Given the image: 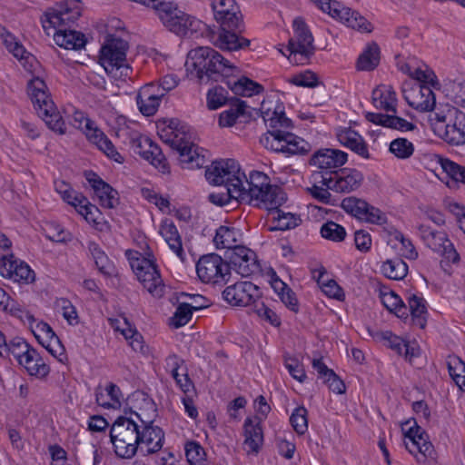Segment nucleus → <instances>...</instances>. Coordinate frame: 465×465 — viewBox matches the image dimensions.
I'll list each match as a JSON object with an SVG mask.
<instances>
[{
    "instance_id": "nucleus-1",
    "label": "nucleus",
    "mask_w": 465,
    "mask_h": 465,
    "mask_svg": "<svg viewBox=\"0 0 465 465\" xmlns=\"http://www.w3.org/2000/svg\"><path fill=\"white\" fill-rule=\"evenodd\" d=\"M261 115L268 131L261 137V143L267 149L286 156L304 154L310 144L302 138L288 132L292 121L286 117L284 106L275 96H268L261 103Z\"/></svg>"
},
{
    "instance_id": "nucleus-2",
    "label": "nucleus",
    "mask_w": 465,
    "mask_h": 465,
    "mask_svg": "<svg viewBox=\"0 0 465 465\" xmlns=\"http://www.w3.org/2000/svg\"><path fill=\"white\" fill-rule=\"evenodd\" d=\"M157 134L163 143L179 153L183 164L194 168L204 163V157L194 144L191 127L187 124L177 119L163 120L157 124Z\"/></svg>"
},
{
    "instance_id": "nucleus-3",
    "label": "nucleus",
    "mask_w": 465,
    "mask_h": 465,
    "mask_svg": "<svg viewBox=\"0 0 465 465\" xmlns=\"http://www.w3.org/2000/svg\"><path fill=\"white\" fill-rule=\"evenodd\" d=\"M244 193L242 201L249 202L260 208L276 209L286 201L285 193L276 185L271 184L270 178L263 173L252 171L240 186Z\"/></svg>"
},
{
    "instance_id": "nucleus-4",
    "label": "nucleus",
    "mask_w": 465,
    "mask_h": 465,
    "mask_svg": "<svg viewBox=\"0 0 465 465\" xmlns=\"http://www.w3.org/2000/svg\"><path fill=\"white\" fill-rule=\"evenodd\" d=\"M143 5L154 9L163 25L178 35H192L206 26L200 20L179 10L171 0H145Z\"/></svg>"
},
{
    "instance_id": "nucleus-5",
    "label": "nucleus",
    "mask_w": 465,
    "mask_h": 465,
    "mask_svg": "<svg viewBox=\"0 0 465 465\" xmlns=\"http://www.w3.org/2000/svg\"><path fill=\"white\" fill-rule=\"evenodd\" d=\"M185 65L188 70H195L197 77L201 80L204 75L211 77L213 74H221L228 77L239 72L235 65L209 46L192 49L188 53Z\"/></svg>"
},
{
    "instance_id": "nucleus-6",
    "label": "nucleus",
    "mask_w": 465,
    "mask_h": 465,
    "mask_svg": "<svg viewBox=\"0 0 465 465\" xmlns=\"http://www.w3.org/2000/svg\"><path fill=\"white\" fill-rule=\"evenodd\" d=\"M27 92L37 114L48 128L60 135L64 134L65 123L51 99L45 81L40 77L32 78L27 84Z\"/></svg>"
},
{
    "instance_id": "nucleus-7",
    "label": "nucleus",
    "mask_w": 465,
    "mask_h": 465,
    "mask_svg": "<svg viewBox=\"0 0 465 465\" xmlns=\"http://www.w3.org/2000/svg\"><path fill=\"white\" fill-rule=\"evenodd\" d=\"M125 256L130 266L143 288L153 297L161 298L164 294L165 285L161 277L153 256L144 257L137 251L127 250Z\"/></svg>"
},
{
    "instance_id": "nucleus-8",
    "label": "nucleus",
    "mask_w": 465,
    "mask_h": 465,
    "mask_svg": "<svg viewBox=\"0 0 465 465\" xmlns=\"http://www.w3.org/2000/svg\"><path fill=\"white\" fill-rule=\"evenodd\" d=\"M140 426L132 419L119 417L110 430L111 442L115 454L123 459H131L139 448Z\"/></svg>"
},
{
    "instance_id": "nucleus-9",
    "label": "nucleus",
    "mask_w": 465,
    "mask_h": 465,
    "mask_svg": "<svg viewBox=\"0 0 465 465\" xmlns=\"http://www.w3.org/2000/svg\"><path fill=\"white\" fill-rule=\"evenodd\" d=\"M127 50V42L120 38L108 40L101 49L100 64L115 79L125 80L131 77L133 69L126 58Z\"/></svg>"
},
{
    "instance_id": "nucleus-10",
    "label": "nucleus",
    "mask_w": 465,
    "mask_h": 465,
    "mask_svg": "<svg viewBox=\"0 0 465 465\" xmlns=\"http://www.w3.org/2000/svg\"><path fill=\"white\" fill-rule=\"evenodd\" d=\"M10 312L22 321L26 322L37 341L45 347L48 352L60 361L64 357V348L59 338L49 324L44 322H37L32 314L23 311L21 308H15L12 303Z\"/></svg>"
},
{
    "instance_id": "nucleus-11",
    "label": "nucleus",
    "mask_w": 465,
    "mask_h": 465,
    "mask_svg": "<svg viewBox=\"0 0 465 465\" xmlns=\"http://www.w3.org/2000/svg\"><path fill=\"white\" fill-rule=\"evenodd\" d=\"M292 28L293 36L289 40L287 57L293 64H305L314 52L313 37L301 17L293 20Z\"/></svg>"
},
{
    "instance_id": "nucleus-12",
    "label": "nucleus",
    "mask_w": 465,
    "mask_h": 465,
    "mask_svg": "<svg viewBox=\"0 0 465 465\" xmlns=\"http://www.w3.org/2000/svg\"><path fill=\"white\" fill-rule=\"evenodd\" d=\"M73 125L82 130L86 138L103 152L108 158L116 163H123L124 157L116 150L112 141L99 129L96 124L87 118L83 112L74 111L73 114Z\"/></svg>"
},
{
    "instance_id": "nucleus-13",
    "label": "nucleus",
    "mask_w": 465,
    "mask_h": 465,
    "mask_svg": "<svg viewBox=\"0 0 465 465\" xmlns=\"http://www.w3.org/2000/svg\"><path fill=\"white\" fill-rule=\"evenodd\" d=\"M416 230L417 235L426 247L452 263L460 262V255L445 232L436 230L425 223H419Z\"/></svg>"
},
{
    "instance_id": "nucleus-14",
    "label": "nucleus",
    "mask_w": 465,
    "mask_h": 465,
    "mask_svg": "<svg viewBox=\"0 0 465 465\" xmlns=\"http://www.w3.org/2000/svg\"><path fill=\"white\" fill-rule=\"evenodd\" d=\"M206 179L214 185L239 187L244 179V173L232 159L216 161L205 172Z\"/></svg>"
},
{
    "instance_id": "nucleus-15",
    "label": "nucleus",
    "mask_w": 465,
    "mask_h": 465,
    "mask_svg": "<svg viewBox=\"0 0 465 465\" xmlns=\"http://www.w3.org/2000/svg\"><path fill=\"white\" fill-rule=\"evenodd\" d=\"M81 2L67 0L57 4L45 14L44 28L53 27L54 31L70 28L81 15Z\"/></svg>"
},
{
    "instance_id": "nucleus-16",
    "label": "nucleus",
    "mask_w": 465,
    "mask_h": 465,
    "mask_svg": "<svg viewBox=\"0 0 465 465\" xmlns=\"http://www.w3.org/2000/svg\"><path fill=\"white\" fill-rule=\"evenodd\" d=\"M196 272L203 282L220 283L228 280L230 266L221 256L211 253L199 259Z\"/></svg>"
},
{
    "instance_id": "nucleus-17",
    "label": "nucleus",
    "mask_w": 465,
    "mask_h": 465,
    "mask_svg": "<svg viewBox=\"0 0 465 465\" xmlns=\"http://www.w3.org/2000/svg\"><path fill=\"white\" fill-rule=\"evenodd\" d=\"M407 104L420 112H430L436 107V98L429 85L404 82L401 88Z\"/></svg>"
},
{
    "instance_id": "nucleus-18",
    "label": "nucleus",
    "mask_w": 465,
    "mask_h": 465,
    "mask_svg": "<svg viewBox=\"0 0 465 465\" xmlns=\"http://www.w3.org/2000/svg\"><path fill=\"white\" fill-rule=\"evenodd\" d=\"M324 13L344 25L361 33H371L373 30L372 25L358 11L347 7L340 2L331 1L330 8L326 9Z\"/></svg>"
},
{
    "instance_id": "nucleus-19",
    "label": "nucleus",
    "mask_w": 465,
    "mask_h": 465,
    "mask_svg": "<svg viewBox=\"0 0 465 465\" xmlns=\"http://www.w3.org/2000/svg\"><path fill=\"white\" fill-rule=\"evenodd\" d=\"M211 7L220 26L231 29L243 28V18L235 0H213Z\"/></svg>"
},
{
    "instance_id": "nucleus-20",
    "label": "nucleus",
    "mask_w": 465,
    "mask_h": 465,
    "mask_svg": "<svg viewBox=\"0 0 465 465\" xmlns=\"http://www.w3.org/2000/svg\"><path fill=\"white\" fill-rule=\"evenodd\" d=\"M322 183L331 191L348 193L356 191L363 183L364 176L361 172L353 168H344L331 174L330 177H322Z\"/></svg>"
},
{
    "instance_id": "nucleus-21",
    "label": "nucleus",
    "mask_w": 465,
    "mask_h": 465,
    "mask_svg": "<svg viewBox=\"0 0 465 465\" xmlns=\"http://www.w3.org/2000/svg\"><path fill=\"white\" fill-rule=\"evenodd\" d=\"M223 297L232 306H253L261 299V292L251 282H239L226 287Z\"/></svg>"
},
{
    "instance_id": "nucleus-22",
    "label": "nucleus",
    "mask_w": 465,
    "mask_h": 465,
    "mask_svg": "<svg viewBox=\"0 0 465 465\" xmlns=\"http://www.w3.org/2000/svg\"><path fill=\"white\" fill-rule=\"evenodd\" d=\"M406 449L419 462H425L434 453V448L428 436L420 426H411L405 432Z\"/></svg>"
},
{
    "instance_id": "nucleus-23",
    "label": "nucleus",
    "mask_w": 465,
    "mask_h": 465,
    "mask_svg": "<svg viewBox=\"0 0 465 465\" xmlns=\"http://www.w3.org/2000/svg\"><path fill=\"white\" fill-rule=\"evenodd\" d=\"M129 146L134 153L150 162L162 173L168 172L169 168L160 147L149 137L140 134Z\"/></svg>"
},
{
    "instance_id": "nucleus-24",
    "label": "nucleus",
    "mask_w": 465,
    "mask_h": 465,
    "mask_svg": "<svg viewBox=\"0 0 465 465\" xmlns=\"http://www.w3.org/2000/svg\"><path fill=\"white\" fill-rule=\"evenodd\" d=\"M0 274L15 282L28 284L35 281V272L24 261L13 255L0 259Z\"/></svg>"
},
{
    "instance_id": "nucleus-25",
    "label": "nucleus",
    "mask_w": 465,
    "mask_h": 465,
    "mask_svg": "<svg viewBox=\"0 0 465 465\" xmlns=\"http://www.w3.org/2000/svg\"><path fill=\"white\" fill-rule=\"evenodd\" d=\"M229 259L230 269L242 277H248L259 270L255 252L245 246H238L233 249Z\"/></svg>"
},
{
    "instance_id": "nucleus-26",
    "label": "nucleus",
    "mask_w": 465,
    "mask_h": 465,
    "mask_svg": "<svg viewBox=\"0 0 465 465\" xmlns=\"http://www.w3.org/2000/svg\"><path fill=\"white\" fill-rule=\"evenodd\" d=\"M243 28L231 29L220 26L216 33L212 35V43L223 51L235 52L246 49L250 45V40L240 35Z\"/></svg>"
},
{
    "instance_id": "nucleus-27",
    "label": "nucleus",
    "mask_w": 465,
    "mask_h": 465,
    "mask_svg": "<svg viewBox=\"0 0 465 465\" xmlns=\"http://www.w3.org/2000/svg\"><path fill=\"white\" fill-rule=\"evenodd\" d=\"M109 325L115 331L120 332L128 341L129 345L134 351L145 353L146 346L143 336L131 324L128 319L124 315L108 319Z\"/></svg>"
},
{
    "instance_id": "nucleus-28",
    "label": "nucleus",
    "mask_w": 465,
    "mask_h": 465,
    "mask_svg": "<svg viewBox=\"0 0 465 465\" xmlns=\"http://www.w3.org/2000/svg\"><path fill=\"white\" fill-rule=\"evenodd\" d=\"M348 161V153L334 148L316 151L310 159V165L321 170H331L342 166Z\"/></svg>"
},
{
    "instance_id": "nucleus-29",
    "label": "nucleus",
    "mask_w": 465,
    "mask_h": 465,
    "mask_svg": "<svg viewBox=\"0 0 465 465\" xmlns=\"http://www.w3.org/2000/svg\"><path fill=\"white\" fill-rule=\"evenodd\" d=\"M62 199L74 207L77 213L82 215L88 223L93 225L99 224L97 220L101 216V213L98 208L92 204L82 193L72 189L64 194Z\"/></svg>"
},
{
    "instance_id": "nucleus-30",
    "label": "nucleus",
    "mask_w": 465,
    "mask_h": 465,
    "mask_svg": "<svg viewBox=\"0 0 465 465\" xmlns=\"http://www.w3.org/2000/svg\"><path fill=\"white\" fill-rule=\"evenodd\" d=\"M86 180L93 188L99 203L102 207L107 209L115 208L119 203L118 193L111 185L103 181L94 173H88L85 175Z\"/></svg>"
},
{
    "instance_id": "nucleus-31",
    "label": "nucleus",
    "mask_w": 465,
    "mask_h": 465,
    "mask_svg": "<svg viewBox=\"0 0 465 465\" xmlns=\"http://www.w3.org/2000/svg\"><path fill=\"white\" fill-rule=\"evenodd\" d=\"M243 448L248 455H257L263 444V430L259 419H245Z\"/></svg>"
},
{
    "instance_id": "nucleus-32",
    "label": "nucleus",
    "mask_w": 465,
    "mask_h": 465,
    "mask_svg": "<svg viewBox=\"0 0 465 465\" xmlns=\"http://www.w3.org/2000/svg\"><path fill=\"white\" fill-rule=\"evenodd\" d=\"M156 84L151 83L143 86L136 98V103L140 112L146 116L153 115L160 105L163 92L156 90Z\"/></svg>"
},
{
    "instance_id": "nucleus-33",
    "label": "nucleus",
    "mask_w": 465,
    "mask_h": 465,
    "mask_svg": "<svg viewBox=\"0 0 465 465\" xmlns=\"http://www.w3.org/2000/svg\"><path fill=\"white\" fill-rule=\"evenodd\" d=\"M336 137L341 145L349 148L359 156L363 159L370 158L368 144L363 137L354 130L348 127L339 128L336 131Z\"/></svg>"
},
{
    "instance_id": "nucleus-34",
    "label": "nucleus",
    "mask_w": 465,
    "mask_h": 465,
    "mask_svg": "<svg viewBox=\"0 0 465 465\" xmlns=\"http://www.w3.org/2000/svg\"><path fill=\"white\" fill-rule=\"evenodd\" d=\"M437 132L447 143L454 145L465 143V114L460 113L445 126H438Z\"/></svg>"
},
{
    "instance_id": "nucleus-35",
    "label": "nucleus",
    "mask_w": 465,
    "mask_h": 465,
    "mask_svg": "<svg viewBox=\"0 0 465 465\" xmlns=\"http://www.w3.org/2000/svg\"><path fill=\"white\" fill-rule=\"evenodd\" d=\"M139 448L146 454L154 453L160 450L163 443V431L159 427L143 425L140 430Z\"/></svg>"
},
{
    "instance_id": "nucleus-36",
    "label": "nucleus",
    "mask_w": 465,
    "mask_h": 465,
    "mask_svg": "<svg viewBox=\"0 0 465 465\" xmlns=\"http://www.w3.org/2000/svg\"><path fill=\"white\" fill-rule=\"evenodd\" d=\"M96 402L104 409H119L122 405L124 396L119 389L114 383H109L104 387L99 386L95 392Z\"/></svg>"
},
{
    "instance_id": "nucleus-37",
    "label": "nucleus",
    "mask_w": 465,
    "mask_h": 465,
    "mask_svg": "<svg viewBox=\"0 0 465 465\" xmlns=\"http://www.w3.org/2000/svg\"><path fill=\"white\" fill-rule=\"evenodd\" d=\"M372 103L378 109L386 112H395L397 96L392 86L381 84L372 91Z\"/></svg>"
},
{
    "instance_id": "nucleus-38",
    "label": "nucleus",
    "mask_w": 465,
    "mask_h": 465,
    "mask_svg": "<svg viewBox=\"0 0 465 465\" xmlns=\"http://www.w3.org/2000/svg\"><path fill=\"white\" fill-rule=\"evenodd\" d=\"M160 234L176 256L181 261H184L185 253L183 248L182 239L173 223L164 221L160 226Z\"/></svg>"
},
{
    "instance_id": "nucleus-39",
    "label": "nucleus",
    "mask_w": 465,
    "mask_h": 465,
    "mask_svg": "<svg viewBox=\"0 0 465 465\" xmlns=\"http://www.w3.org/2000/svg\"><path fill=\"white\" fill-rule=\"evenodd\" d=\"M54 40L57 45L68 50L81 49L85 45L84 35L70 28L54 31Z\"/></svg>"
},
{
    "instance_id": "nucleus-40",
    "label": "nucleus",
    "mask_w": 465,
    "mask_h": 465,
    "mask_svg": "<svg viewBox=\"0 0 465 465\" xmlns=\"http://www.w3.org/2000/svg\"><path fill=\"white\" fill-rule=\"evenodd\" d=\"M241 238L242 233L239 230L229 226H220L216 230L213 242L217 249H229L232 252L241 246L239 244Z\"/></svg>"
},
{
    "instance_id": "nucleus-41",
    "label": "nucleus",
    "mask_w": 465,
    "mask_h": 465,
    "mask_svg": "<svg viewBox=\"0 0 465 465\" xmlns=\"http://www.w3.org/2000/svg\"><path fill=\"white\" fill-rule=\"evenodd\" d=\"M407 301V310L410 312L413 324L423 329L426 326L428 317L426 301L422 296L415 293L410 294Z\"/></svg>"
},
{
    "instance_id": "nucleus-42",
    "label": "nucleus",
    "mask_w": 465,
    "mask_h": 465,
    "mask_svg": "<svg viewBox=\"0 0 465 465\" xmlns=\"http://www.w3.org/2000/svg\"><path fill=\"white\" fill-rule=\"evenodd\" d=\"M88 252L94 259V263L100 273L106 277L114 274L115 267L114 262L109 259L104 251L94 242H89L87 244Z\"/></svg>"
},
{
    "instance_id": "nucleus-43",
    "label": "nucleus",
    "mask_w": 465,
    "mask_h": 465,
    "mask_svg": "<svg viewBox=\"0 0 465 465\" xmlns=\"http://www.w3.org/2000/svg\"><path fill=\"white\" fill-rule=\"evenodd\" d=\"M115 135L125 144L130 145L140 134L139 126L135 122L128 121L124 116L116 118L114 127Z\"/></svg>"
},
{
    "instance_id": "nucleus-44",
    "label": "nucleus",
    "mask_w": 465,
    "mask_h": 465,
    "mask_svg": "<svg viewBox=\"0 0 465 465\" xmlns=\"http://www.w3.org/2000/svg\"><path fill=\"white\" fill-rule=\"evenodd\" d=\"M381 51L376 43H370L366 45L357 60V69L361 71H372L379 63Z\"/></svg>"
},
{
    "instance_id": "nucleus-45",
    "label": "nucleus",
    "mask_w": 465,
    "mask_h": 465,
    "mask_svg": "<svg viewBox=\"0 0 465 465\" xmlns=\"http://www.w3.org/2000/svg\"><path fill=\"white\" fill-rule=\"evenodd\" d=\"M381 270L382 274L388 279L400 281L406 277L408 265L401 259L395 258L385 261Z\"/></svg>"
},
{
    "instance_id": "nucleus-46",
    "label": "nucleus",
    "mask_w": 465,
    "mask_h": 465,
    "mask_svg": "<svg viewBox=\"0 0 465 465\" xmlns=\"http://www.w3.org/2000/svg\"><path fill=\"white\" fill-rule=\"evenodd\" d=\"M230 88L232 91L238 95L242 96H252L259 94L263 91L262 85L247 78L241 77L237 81L230 83Z\"/></svg>"
},
{
    "instance_id": "nucleus-47",
    "label": "nucleus",
    "mask_w": 465,
    "mask_h": 465,
    "mask_svg": "<svg viewBox=\"0 0 465 465\" xmlns=\"http://www.w3.org/2000/svg\"><path fill=\"white\" fill-rule=\"evenodd\" d=\"M382 304L399 318L406 319L409 316L407 306L399 295L393 292H383L381 295Z\"/></svg>"
},
{
    "instance_id": "nucleus-48",
    "label": "nucleus",
    "mask_w": 465,
    "mask_h": 465,
    "mask_svg": "<svg viewBox=\"0 0 465 465\" xmlns=\"http://www.w3.org/2000/svg\"><path fill=\"white\" fill-rule=\"evenodd\" d=\"M201 308L202 305H193V303L188 302L180 303L173 317L170 318V325L174 328L184 326L192 319L193 312Z\"/></svg>"
},
{
    "instance_id": "nucleus-49",
    "label": "nucleus",
    "mask_w": 465,
    "mask_h": 465,
    "mask_svg": "<svg viewBox=\"0 0 465 465\" xmlns=\"http://www.w3.org/2000/svg\"><path fill=\"white\" fill-rule=\"evenodd\" d=\"M140 406L137 407L135 416L141 420L143 425L152 424L156 417V405L154 401L144 394H141Z\"/></svg>"
},
{
    "instance_id": "nucleus-50",
    "label": "nucleus",
    "mask_w": 465,
    "mask_h": 465,
    "mask_svg": "<svg viewBox=\"0 0 465 465\" xmlns=\"http://www.w3.org/2000/svg\"><path fill=\"white\" fill-rule=\"evenodd\" d=\"M243 194L244 193L239 187L224 186L223 191L210 193L209 200L216 205L223 206L229 204L232 200L242 201Z\"/></svg>"
},
{
    "instance_id": "nucleus-51",
    "label": "nucleus",
    "mask_w": 465,
    "mask_h": 465,
    "mask_svg": "<svg viewBox=\"0 0 465 465\" xmlns=\"http://www.w3.org/2000/svg\"><path fill=\"white\" fill-rule=\"evenodd\" d=\"M436 163L447 175L456 182L465 183V167L440 155H435Z\"/></svg>"
},
{
    "instance_id": "nucleus-52",
    "label": "nucleus",
    "mask_w": 465,
    "mask_h": 465,
    "mask_svg": "<svg viewBox=\"0 0 465 465\" xmlns=\"http://www.w3.org/2000/svg\"><path fill=\"white\" fill-rule=\"evenodd\" d=\"M411 77L416 80L417 84L429 85L430 88H437L439 86L435 73L424 64H420L419 63Z\"/></svg>"
},
{
    "instance_id": "nucleus-53",
    "label": "nucleus",
    "mask_w": 465,
    "mask_h": 465,
    "mask_svg": "<svg viewBox=\"0 0 465 465\" xmlns=\"http://www.w3.org/2000/svg\"><path fill=\"white\" fill-rule=\"evenodd\" d=\"M341 208L349 214L361 220L368 210V203L356 197H347L341 201Z\"/></svg>"
},
{
    "instance_id": "nucleus-54",
    "label": "nucleus",
    "mask_w": 465,
    "mask_h": 465,
    "mask_svg": "<svg viewBox=\"0 0 465 465\" xmlns=\"http://www.w3.org/2000/svg\"><path fill=\"white\" fill-rule=\"evenodd\" d=\"M277 207L276 209H269L270 211H273V220L276 222L275 229L278 230H290L299 225L301 219L291 213H283L280 211Z\"/></svg>"
},
{
    "instance_id": "nucleus-55",
    "label": "nucleus",
    "mask_w": 465,
    "mask_h": 465,
    "mask_svg": "<svg viewBox=\"0 0 465 465\" xmlns=\"http://www.w3.org/2000/svg\"><path fill=\"white\" fill-rule=\"evenodd\" d=\"M290 423L299 435H303L308 430L307 409L303 406L295 408L291 414Z\"/></svg>"
},
{
    "instance_id": "nucleus-56",
    "label": "nucleus",
    "mask_w": 465,
    "mask_h": 465,
    "mask_svg": "<svg viewBox=\"0 0 465 465\" xmlns=\"http://www.w3.org/2000/svg\"><path fill=\"white\" fill-rule=\"evenodd\" d=\"M245 105L242 102L238 103L234 106L222 112L219 115V125L221 127H231L243 115Z\"/></svg>"
},
{
    "instance_id": "nucleus-57",
    "label": "nucleus",
    "mask_w": 465,
    "mask_h": 465,
    "mask_svg": "<svg viewBox=\"0 0 465 465\" xmlns=\"http://www.w3.org/2000/svg\"><path fill=\"white\" fill-rule=\"evenodd\" d=\"M390 152L399 159H408L414 153V145L405 138H397L391 142Z\"/></svg>"
},
{
    "instance_id": "nucleus-58",
    "label": "nucleus",
    "mask_w": 465,
    "mask_h": 465,
    "mask_svg": "<svg viewBox=\"0 0 465 465\" xmlns=\"http://www.w3.org/2000/svg\"><path fill=\"white\" fill-rule=\"evenodd\" d=\"M377 123L381 124L386 127L400 130L402 132L411 131L415 128L414 124L411 122L394 115H382L378 114Z\"/></svg>"
},
{
    "instance_id": "nucleus-59",
    "label": "nucleus",
    "mask_w": 465,
    "mask_h": 465,
    "mask_svg": "<svg viewBox=\"0 0 465 465\" xmlns=\"http://www.w3.org/2000/svg\"><path fill=\"white\" fill-rule=\"evenodd\" d=\"M321 234L327 240L332 242H341L346 237V231L343 226L334 222H327L322 225Z\"/></svg>"
},
{
    "instance_id": "nucleus-60",
    "label": "nucleus",
    "mask_w": 465,
    "mask_h": 465,
    "mask_svg": "<svg viewBox=\"0 0 465 465\" xmlns=\"http://www.w3.org/2000/svg\"><path fill=\"white\" fill-rule=\"evenodd\" d=\"M253 312L257 314V316L274 327H278L281 325V318L278 314L272 311L271 308L266 306L261 299L255 302L252 306Z\"/></svg>"
},
{
    "instance_id": "nucleus-61",
    "label": "nucleus",
    "mask_w": 465,
    "mask_h": 465,
    "mask_svg": "<svg viewBox=\"0 0 465 465\" xmlns=\"http://www.w3.org/2000/svg\"><path fill=\"white\" fill-rule=\"evenodd\" d=\"M227 91L222 86L210 89L206 94L207 107L210 110H217L227 102Z\"/></svg>"
},
{
    "instance_id": "nucleus-62",
    "label": "nucleus",
    "mask_w": 465,
    "mask_h": 465,
    "mask_svg": "<svg viewBox=\"0 0 465 465\" xmlns=\"http://www.w3.org/2000/svg\"><path fill=\"white\" fill-rule=\"evenodd\" d=\"M318 284L322 291L330 298H333L339 301L344 299V292L338 285V283L331 279H324V275L321 274L318 279Z\"/></svg>"
},
{
    "instance_id": "nucleus-63",
    "label": "nucleus",
    "mask_w": 465,
    "mask_h": 465,
    "mask_svg": "<svg viewBox=\"0 0 465 465\" xmlns=\"http://www.w3.org/2000/svg\"><path fill=\"white\" fill-rule=\"evenodd\" d=\"M460 113L456 108L449 105L437 107L433 118H431L436 121L435 130L437 131L438 126H445L446 124H450Z\"/></svg>"
},
{
    "instance_id": "nucleus-64",
    "label": "nucleus",
    "mask_w": 465,
    "mask_h": 465,
    "mask_svg": "<svg viewBox=\"0 0 465 465\" xmlns=\"http://www.w3.org/2000/svg\"><path fill=\"white\" fill-rule=\"evenodd\" d=\"M187 461L191 465H202L204 460L205 451L196 441H189L184 446Z\"/></svg>"
}]
</instances>
